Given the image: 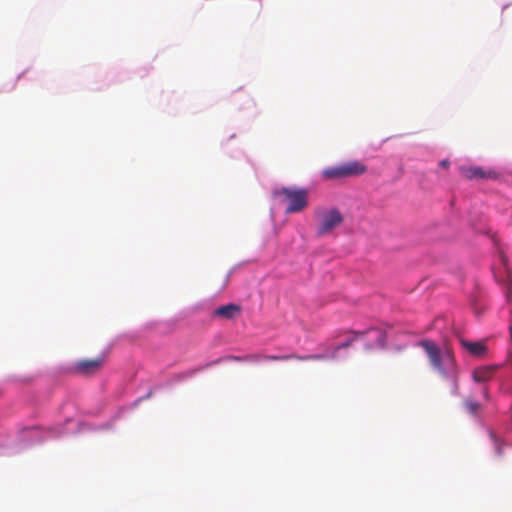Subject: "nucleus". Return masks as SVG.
Segmentation results:
<instances>
[{
    "label": "nucleus",
    "instance_id": "nucleus-1",
    "mask_svg": "<svg viewBox=\"0 0 512 512\" xmlns=\"http://www.w3.org/2000/svg\"><path fill=\"white\" fill-rule=\"evenodd\" d=\"M418 345L425 351L432 369L443 380L449 382L450 393L457 395L459 391V367L453 351L449 348L442 350L431 340H422Z\"/></svg>",
    "mask_w": 512,
    "mask_h": 512
},
{
    "label": "nucleus",
    "instance_id": "nucleus-2",
    "mask_svg": "<svg viewBox=\"0 0 512 512\" xmlns=\"http://www.w3.org/2000/svg\"><path fill=\"white\" fill-rule=\"evenodd\" d=\"M274 196L287 202V214L301 212L308 206V191L304 188L282 187L274 191Z\"/></svg>",
    "mask_w": 512,
    "mask_h": 512
},
{
    "label": "nucleus",
    "instance_id": "nucleus-3",
    "mask_svg": "<svg viewBox=\"0 0 512 512\" xmlns=\"http://www.w3.org/2000/svg\"><path fill=\"white\" fill-rule=\"evenodd\" d=\"M315 216L317 219L316 233L319 237L330 234L344 220L343 215L337 208L317 209Z\"/></svg>",
    "mask_w": 512,
    "mask_h": 512
},
{
    "label": "nucleus",
    "instance_id": "nucleus-4",
    "mask_svg": "<svg viewBox=\"0 0 512 512\" xmlns=\"http://www.w3.org/2000/svg\"><path fill=\"white\" fill-rule=\"evenodd\" d=\"M366 166L360 161H350L339 166L329 167L323 170L325 179H341L362 175L366 172Z\"/></svg>",
    "mask_w": 512,
    "mask_h": 512
},
{
    "label": "nucleus",
    "instance_id": "nucleus-5",
    "mask_svg": "<svg viewBox=\"0 0 512 512\" xmlns=\"http://www.w3.org/2000/svg\"><path fill=\"white\" fill-rule=\"evenodd\" d=\"M104 357H97L95 359H83L75 362L72 370L75 374L81 376H91L97 373L103 365Z\"/></svg>",
    "mask_w": 512,
    "mask_h": 512
},
{
    "label": "nucleus",
    "instance_id": "nucleus-6",
    "mask_svg": "<svg viewBox=\"0 0 512 512\" xmlns=\"http://www.w3.org/2000/svg\"><path fill=\"white\" fill-rule=\"evenodd\" d=\"M459 171L468 180L497 179L499 177V173L495 170L484 169L478 166H461Z\"/></svg>",
    "mask_w": 512,
    "mask_h": 512
},
{
    "label": "nucleus",
    "instance_id": "nucleus-7",
    "mask_svg": "<svg viewBox=\"0 0 512 512\" xmlns=\"http://www.w3.org/2000/svg\"><path fill=\"white\" fill-rule=\"evenodd\" d=\"M324 356L322 355H306V356H298L295 354L289 355H254L251 357L253 360H270V361H286L290 359H298L302 361L307 360H321Z\"/></svg>",
    "mask_w": 512,
    "mask_h": 512
},
{
    "label": "nucleus",
    "instance_id": "nucleus-8",
    "mask_svg": "<svg viewBox=\"0 0 512 512\" xmlns=\"http://www.w3.org/2000/svg\"><path fill=\"white\" fill-rule=\"evenodd\" d=\"M500 259L502 262V267L499 269L498 272L495 273L496 282L499 285L505 286V288H511L512 274H511L510 269L507 266L506 257L503 254H501Z\"/></svg>",
    "mask_w": 512,
    "mask_h": 512
},
{
    "label": "nucleus",
    "instance_id": "nucleus-9",
    "mask_svg": "<svg viewBox=\"0 0 512 512\" xmlns=\"http://www.w3.org/2000/svg\"><path fill=\"white\" fill-rule=\"evenodd\" d=\"M496 366H481L472 372V378L475 382L484 383L489 381L496 371Z\"/></svg>",
    "mask_w": 512,
    "mask_h": 512
},
{
    "label": "nucleus",
    "instance_id": "nucleus-10",
    "mask_svg": "<svg viewBox=\"0 0 512 512\" xmlns=\"http://www.w3.org/2000/svg\"><path fill=\"white\" fill-rule=\"evenodd\" d=\"M460 342L463 348H465L467 351H469L470 354L476 357L483 356L487 350L484 342H471L464 339H461Z\"/></svg>",
    "mask_w": 512,
    "mask_h": 512
},
{
    "label": "nucleus",
    "instance_id": "nucleus-11",
    "mask_svg": "<svg viewBox=\"0 0 512 512\" xmlns=\"http://www.w3.org/2000/svg\"><path fill=\"white\" fill-rule=\"evenodd\" d=\"M239 313H240V307L235 304H227L224 306H220L214 311L215 316L226 318V319H232Z\"/></svg>",
    "mask_w": 512,
    "mask_h": 512
},
{
    "label": "nucleus",
    "instance_id": "nucleus-12",
    "mask_svg": "<svg viewBox=\"0 0 512 512\" xmlns=\"http://www.w3.org/2000/svg\"><path fill=\"white\" fill-rule=\"evenodd\" d=\"M355 333L357 335L365 334V332H355ZM366 333H374L376 341H377V345L380 346V347H384L385 340H386V335H385V333L382 330L377 329V328H370L369 330L366 331Z\"/></svg>",
    "mask_w": 512,
    "mask_h": 512
},
{
    "label": "nucleus",
    "instance_id": "nucleus-13",
    "mask_svg": "<svg viewBox=\"0 0 512 512\" xmlns=\"http://www.w3.org/2000/svg\"><path fill=\"white\" fill-rule=\"evenodd\" d=\"M465 407L471 414H476L480 407V404L472 400H466Z\"/></svg>",
    "mask_w": 512,
    "mask_h": 512
},
{
    "label": "nucleus",
    "instance_id": "nucleus-14",
    "mask_svg": "<svg viewBox=\"0 0 512 512\" xmlns=\"http://www.w3.org/2000/svg\"><path fill=\"white\" fill-rule=\"evenodd\" d=\"M439 165H440L442 168H445V169H446V168H448V167H449L450 162H449L447 159H445V160L440 161Z\"/></svg>",
    "mask_w": 512,
    "mask_h": 512
},
{
    "label": "nucleus",
    "instance_id": "nucleus-15",
    "mask_svg": "<svg viewBox=\"0 0 512 512\" xmlns=\"http://www.w3.org/2000/svg\"><path fill=\"white\" fill-rule=\"evenodd\" d=\"M349 342H346V343H343L341 345L338 346V348H345V347H348L349 346Z\"/></svg>",
    "mask_w": 512,
    "mask_h": 512
},
{
    "label": "nucleus",
    "instance_id": "nucleus-16",
    "mask_svg": "<svg viewBox=\"0 0 512 512\" xmlns=\"http://www.w3.org/2000/svg\"><path fill=\"white\" fill-rule=\"evenodd\" d=\"M507 300H510V293L506 295Z\"/></svg>",
    "mask_w": 512,
    "mask_h": 512
},
{
    "label": "nucleus",
    "instance_id": "nucleus-17",
    "mask_svg": "<svg viewBox=\"0 0 512 512\" xmlns=\"http://www.w3.org/2000/svg\"><path fill=\"white\" fill-rule=\"evenodd\" d=\"M509 330H510V334L512 336V326H510Z\"/></svg>",
    "mask_w": 512,
    "mask_h": 512
},
{
    "label": "nucleus",
    "instance_id": "nucleus-18",
    "mask_svg": "<svg viewBox=\"0 0 512 512\" xmlns=\"http://www.w3.org/2000/svg\"><path fill=\"white\" fill-rule=\"evenodd\" d=\"M510 363H511V365H512V358L510 359Z\"/></svg>",
    "mask_w": 512,
    "mask_h": 512
}]
</instances>
